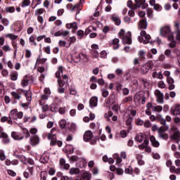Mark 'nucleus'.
I'll return each mask as SVG.
<instances>
[{"label":"nucleus","mask_w":180,"mask_h":180,"mask_svg":"<svg viewBox=\"0 0 180 180\" xmlns=\"http://www.w3.org/2000/svg\"><path fill=\"white\" fill-rule=\"evenodd\" d=\"M146 13H147L148 18H149L150 19H153L154 18V13L153 9L148 8L146 9Z\"/></svg>","instance_id":"nucleus-33"},{"label":"nucleus","mask_w":180,"mask_h":180,"mask_svg":"<svg viewBox=\"0 0 180 180\" xmlns=\"http://www.w3.org/2000/svg\"><path fill=\"white\" fill-rule=\"evenodd\" d=\"M139 29H147V20H141L138 24Z\"/></svg>","instance_id":"nucleus-24"},{"label":"nucleus","mask_w":180,"mask_h":180,"mask_svg":"<svg viewBox=\"0 0 180 180\" xmlns=\"http://www.w3.org/2000/svg\"><path fill=\"white\" fill-rule=\"evenodd\" d=\"M6 11L9 12L10 13H13V12H15V7H13V6L6 7Z\"/></svg>","instance_id":"nucleus-59"},{"label":"nucleus","mask_w":180,"mask_h":180,"mask_svg":"<svg viewBox=\"0 0 180 180\" xmlns=\"http://www.w3.org/2000/svg\"><path fill=\"white\" fill-rule=\"evenodd\" d=\"M61 74H63V66H59L57 72H56V78H61Z\"/></svg>","instance_id":"nucleus-35"},{"label":"nucleus","mask_w":180,"mask_h":180,"mask_svg":"<svg viewBox=\"0 0 180 180\" xmlns=\"http://www.w3.org/2000/svg\"><path fill=\"white\" fill-rule=\"evenodd\" d=\"M119 36L122 40L123 44H131V32H124V30H121L119 32Z\"/></svg>","instance_id":"nucleus-2"},{"label":"nucleus","mask_w":180,"mask_h":180,"mask_svg":"<svg viewBox=\"0 0 180 180\" xmlns=\"http://www.w3.org/2000/svg\"><path fill=\"white\" fill-rule=\"evenodd\" d=\"M1 138L3 139L2 143H4V144H9V143H11V140H9L8 134L4 132L2 127H0V139Z\"/></svg>","instance_id":"nucleus-13"},{"label":"nucleus","mask_w":180,"mask_h":180,"mask_svg":"<svg viewBox=\"0 0 180 180\" xmlns=\"http://www.w3.org/2000/svg\"><path fill=\"white\" fill-rule=\"evenodd\" d=\"M172 115L174 116H178L180 115V105H176L174 107L172 108Z\"/></svg>","instance_id":"nucleus-17"},{"label":"nucleus","mask_w":180,"mask_h":180,"mask_svg":"<svg viewBox=\"0 0 180 180\" xmlns=\"http://www.w3.org/2000/svg\"><path fill=\"white\" fill-rule=\"evenodd\" d=\"M111 19H112V22H115V25H117V26H120V23H122L120 18H119V17L117 15H113L111 17Z\"/></svg>","instance_id":"nucleus-27"},{"label":"nucleus","mask_w":180,"mask_h":180,"mask_svg":"<svg viewBox=\"0 0 180 180\" xmlns=\"http://www.w3.org/2000/svg\"><path fill=\"white\" fill-rule=\"evenodd\" d=\"M83 139H84V141L89 142L92 146H95V144H96V141L98 140V139L94 137V134L90 130L86 131L84 133Z\"/></svg>","instance_id":"nucleus-3"},{"label":"nucleus","mask_w":180,"mask_h":180,"mask_svg":"<svg viewBox=\"0 0 180 180\" xmlns=\"http://www.w3.org/2000/svg\"><path fill=\"white\" fill-rule=\"evenodd\" d=\"M30 143L32 146H36L40 143V139L37 136H34L30 139Z\"/></svg>","instance_id":"nucleus-20"},{"label":"nucleus","mask_w":180,"mask_h":180,"mask_svg":"<svg viewBox=\"0 0 180 180\" xmlns=\"http://www.w3.org/2000/svg\"><path fill=\"white\" fill-rule=\"evenodd\" d=\"M6 37H8L11 40H16V39H18V36L13 34H7Z\"/></svg>","instance_id":"nucleus-50"},{"label":"nucleus","mask_w":180,"mask_h":180,"mask_svg":"<svg viewBox=\"0 0 180 180\" xmlns=\"http://www.w3.org/2000/svg\"><path fill=\"white\" fill-rule=\"evenodd\" d=\"M167 82L169 85V87H168L169 91H172V89H175V84H174L175 82V80H174V78L171 77L167 78Z\"/></svg>","instance_id":"nucleus-15"},{"label":"nucleus","mask_w":180,"mask_h":180,"mask_svg":"<svg viewBox=\"0 0 180 180\" xmlns=\"http://www.w3.org/2000/svg\"><path fill=\"white\" fill-rule=\"evenodd\" d=\"M150 68H151V64H150V63H146L143 64L141 67V73H142L143 75L147 74V72L150 71Z\"/></svg>","instance_id":"nucleus-14"},{"label":"nucleus","mask_w":180,"mask_h":180,"mask_svg":"<svg viewBox=\"0 0 180 180\" xmlns=\"http://www.w3.org/2000/svg\"><path fill=\"white\" fill-rule=\"evenodd\" d=\"M153 112H162V106H161V105H155L154 107H153Z\"/></svg>","instance_id":"nucleus-48"},{"label":"nucleus","mask_w":180,"mask_h":180,"mask_svg":"<svg viewBox=\"0 0 180 180\" xmlns=\"http://www.w3.org/2000/svg\"><path fill=\"white\" fill-rule=\"evenodd\" d=\"M150 119L152 122H155V120L157 122H159L160 124H167V121L165 120V119H164V117H162V115L161 114H158L156 117L155 115H150Z\"/></svg>","instance_id":"nucleus-10"},{"label":"nucleus","mask_w":180,"mask_h":180,"mask_svg":"<svg viewBox=\"0 0 180 180\" xmlns=\"http://www.w3.org/2000/svg\"><path fill=\"white\" fill-rule=\"evenodd\" d=\"M138 56L140 58V60H144L146 58V51L143 50L139 51Z\"/></svg>","instance_id":"nucleus-39"},{"label":"nucleus","mask_w":180,"mask_h":180,"mask_svg":"<svg viewBox=\"0 0 180 180\" xmlns=\"http://www.w3.org/2000/svg\"><path fill=\"white\" fill-rule=\"evenodd\" d=\"M24 95H25L27 102H32V91H24Z\"/></svg>","instance_id":"nucleus-29"},{"label":"nucleus","mask_w":180,"mask_h":180,"mask_svg":"<svg viewBox=\"0 0 180 180\" xmlns=\"http://www.w3.org/2000/svg\"><path fill=\"white\" fill-rule=\"evenodd\" d=\"M59 124H60V129H64L67 124V121H65V120H61L59 122Z\"/></svg>","instance_id":"nucleus-53"},{"label":"nucleus","mask_w":180,"mask_h":180,"mask_svg":"<svg viewBox=\"0 0 180 180\" xmlns=\"http://www.w3.org/2000/svg\"><path fill=\"white\" fill-rule=\"evenodd\" d=\"M141 81L143 84V85L147 88L148 89V88H150V81H148V79H145V78H142L141 79Z\"/></svg>","instance_id":"nucleus-32"},{"label":"nucleus","mask_w":180,"mask_h":180,"mask_svg":"<svg viewBox=\"0 0 180 180\" xmlns=\"http://www.w3.org/2000/svg\"><path fill=\"white\" fill-rule=\"evenodd\" d=\"M172 140H174L176 143H179L180 140V132L179 131H175L172 136Z\"/></svg>","instance_id":"nucleus-26"},{"label":"nucleus","mask_w":180,"mask_h":180,"mask_svg":"<svg viewBox=\"0 0 180 180\" xmlns=\"http://www.w3.org/2000/svg\"><path fill=\"white\" fill-rule=\"evenodd\" d=\"M136 8H140L143 4H146V0H135Z\"/></svg>","instance_id":"nucleus-43"},{"label":"nucleus","mask_w":180,"mask_h":180,"mask_svg":"<svg viewBox=\"0 0 180 180\" xmlns=\"http://www.w3.org/2000/svg\"><path fill=\"white\" fill-rule=\"evenodd\" d=\"M70 95H77V90H75V87H71L70 89Z\"/></svg>","instance_id":"nucleus-64"},{"label":"nucleus","mask_w":180,"mask_h":180,"mask_svg":"<svg viewBox=\"0 0 180 180\" xmlns=\"http://www.w3.org/2000/svg\"><path fill=\"white\" fill-rule=\"evenodd\" d=\"M69 40H70L69 46H71V44H72V43H76L77 38L74 36L70 37H69Z\"/></svg>","instance_id":"nucleus-58"},{"label":"nucleus","mask_w":180,"mask_h":180,"mask_svg":"<svg viewBox=\"0 0 180 180\" xmlns=\"http://www.w3.org/2000/svg\"><path fill=\"white\" fill-rule=\"evenodd\" d=\"M49 70V67H46V68L43 66H39L37 68V71L38 72H40V74H43L44 71H48Z\"/></svg>","instance_id":"nucleus-42"},{"label":"nucleus","mask_w":180,"mask_h":180,"mask_svg":"<svg viewBox=\"0 0 180 180\" xmlns=\"http://www.w3.org/2000/svg\"><path fill=\"white\" fill-rule=\"evenodd\" d=\"M150 140L153 147H160V142H158V141H156L154 136H151Z\"/></svg>","instance_id":"nucleus-25"},{"label":"nucleus","mask_w":180,"mask_h":180,"mask_svg":"<svg viewBox=\"0 0 180 180\" xmlns=\"http://www.w3.org/2000/svg\"><path fill=\"white\" fill-rule=\"evenodd\" d=\"M167 40L169 41H171L170 44H168L169 46L171 47V49H174L176 46V41H175V38L174 37V34H171L167 37Z\"/></svg>","instance_id":"nucleus-16"},{"label":"nucleus","mask_w":180,"mask_h":180,"mask_svg":"<svg viewBox=\"0 0 180 180\" xmlns=\"http://www.w3.org/2000/svg\"><path fill=\"white\" fill-rule=\"evenodd\" d=\"M11 137H13L14 140H23V135L15 131L11 133Z\"/></svg>","instance_id":"nucleus-19"},{"label":"nucleus","mask_w":180,"mask_h":180,"mask_svg":"<svg viewBox=\"0 0 180 180\" xmlns=\"http://www.w3.org/2000/svg\"><path fill=\"white\" fill-rule=\"evenodd\" d=\"M99 50V46L97 44H92L91 45V54L94 58H99V52L98 51Z\"/></svg>","instance_id":"nucleus-12"},{"label":"nucleus","mask_w":180,"mask_h":180,"mask_svg":"<svg viewBox=\"0 0 180 180\" xmlns=\"http://www.w3.org/2000/svg\"><path fill=\"white\" fill-rule=\"evenodd\" d=\"M1 23H2V25H4V26H9V23H10V22H9V20H8L7 18H2L1 19Z\"/></svg>","instance_id":"nucleus-54"},{"label":"nucleus","mask_w":180,"mask_h":180,"mask_svg":"<svg viewBox=\"0 0 180 180\" xmlns=\"http://www.w3.org/2000/svg\"><path fill=\"white\" fill-rule=\"evenodd\" d=\"M134 101L136 103H139L140 101H141V104L144 105V103H146V96H144V91L136 93L134 96Z\"/></svg>","instance_id":"nucleus-8"},{"label":"nucleus","mask_w":180,"mask_h":180,"mask_svg":"<svg viewBox=\"0 0 180 180\" xmlns=\"http://www.w3.org/2000/svg\"><path fill=\"white\" fill-rule=\"evenodd\" d=\"M11 95L13 96V98H14V99H17V101H20L21 98L20 95H19V94H18L16 91H12Z\"/></svg>","instance_id":"nucleus-40"},{"label":"nucleus","mask_w":180,"mask_h":180,"mask_svg":"<svg viewBox=\"0 0 180 180\" xmlns=\"http://www.w3.org/2000/svg\"><path fill=\"white\" fill-rule=\"evenodd\" d=\"M169 129V127L167 124H162L159 129H158V137L162 140H168V134L165 133L167 130Z\"/></svg>","instance_id":"nucleus-4"},{"label":"nucleus","mask_w":180,"mask_h":180,"mask_svg":"<svg viewBox=\"0 0 180 180\" xmlns=\"http://www.w3.org/2000/svg\"><path fill=\"white\" fill-rule=\"evenodd\" d=\"M56 129L53 128L51 130V132L48 134V140H51V146H58V147H61L63 146V141H57V136L56 134H53L54 131H56Z\"/></svg>","instance_id":"nucleus-1"},{"label":"nucleus","mask_w":180,"mask_h":180,"mask_svg":"<svg viewBox=\"0 0 180 180\" xmlns=\"http://www.w3.org/2000/svg\"><path fill=\"white\" fill-rule=\"evenodd\" d=\"M40 162L42 164H46V162H49V157L47 156H41L39 159Z\"/></svg>","instance_id":"nucleus-46"},{"label":"nucleus","mask_w":180,"mask_h":180,"mask_svg":"<svg viewBox=\"0 0 180 180\" xmlns=\"http://www.w3.org/2000/svg\"><path fill=\"white\" fill-rule=\"evenodd\" d=\"M40 176H41V180H46L48 176L47 172H41Z\"/></svg>","instance_id":"nucleus-51"},{"label":"nucleus","mask_w":180,"mask_h":180,"mask_svg":"<svg viewBox=\"0 0 180 180\" xmlns=\"http://www.w3.org/2000/svg\"><path fill=\"white\" fill-rule=\"evenodd\" d=\"M30 43H32L31 45L33 46H37V43H36V41H34V37H30Z\"/></svg>","instance_id":"nucleus-61"},{"label":"nucleus","mask_w":180,"mask_h":180,"mask_svg":"<svg viewBox=\"0 0 180 180\" xmlns=\"http://www.w3.org/2000/svg\"><path fill=\"white\" fill-rule=\"evenodd\" d=\"M114 158L116 159L117 164H120V162H122V158H119L117 154L114 155Z\"/></svg>","instance_id":"nucleus-62"},{"label":"nucleus","mask_w":180,"mask_h":180,"mask_svg":"<svg viewBox=\"0 0 180 180\" xmlns=\"http://www.w3.org/2000/svg\"><path fill=\"white\" fill-rule=\"evenodd\" d=\"M22 117H23V112H18L17 109L11 110L9 113V119L18 120V119H22Z\"/></svg>","instance_id":"nucleus-6"},{"label":"nucleus","mask_w":180,"mask_h":180,"mask_svg":"<svg viewBox=\"0 0 180 180\" xmlns=\"http://www.w3.org/2000/svg\"><path fill=\"white\" fill-rule=\"evenodd\" d=\"M140 34L142 36V37H138L139 41H140V43H143V44H148V43H150V40L151 39V36H150V34H147V32H146L144 30H142Z\"/></svg>","instance_id":"nucleus-5"},{"label":"nucleus","mask_w":180,"mask_h":180,"mask_svg":"<svg viewBox=\"0 0 180 180\" xmlns=\"http://www.w3.org/2000/svg\"><path fill=\"white\" fill-rule=\"evenodd\" d=\"M100 56L101 58H106V57H108V52H106V51H102L100 53Z\"/></svg>","instance_id":"nucleus-60"},{"label":"nucleus","mask_w":180,"mask_h":180,"mask_svg":"<svg viewBox=\"0 0 180 180\" xmlns=\"http://www.w3.org/2000/svg\"><path fill=\"white\" fill-rule=\"evenodd\" d=\"M86 58V55L84 53H79L77 56L75 57V59H73L74 63H79L81 60H84Z\"/></svg>","instance_id":"nucleus-21"},{"label":"nucleus","mask_w":180,"mask_h":180,"mask_svg":"<svg viewBox=\"0 0 180 180\" xmlns=\"http://www.w3.org/2000/svg\"><path fill=\"white\" fill-rule=\"evenodd\" d=\"M160 34L163 37H165L166 36H171V34H174L169 25H165L160 29Z\"/></svg>","instance_id":"nucleus-7"},{"label":"nucleus","mask_w":180,"mask_h":180,"mask_svg":"<svg viewBox=\"0 0 180 180\" xmlns=\"http://www.w3.org/2000/svg\"><path fill=\"white\" fill-rule=\"evenodd\" d=\"M131 101H133V97L131 96H129L122 100V103H127V102H131Z\"/></svg>","instance_id":"nucleus-47"},{"label":"nucleus","mask_w":180,"mask_h":180,"mask_svg":"<svg viewBox=\"0 0 180 180\" xmlns=\"http://www.w3.org/2000/svg\"><path fill=\"white\" fill-rule=\"evenodd\" d=\"M46 12V10L44 8H38L35 11V16H39V15H43Z\"/></svg>","instance_id":"nucleus-41"},{"label":"nucleus","mask_w":180,"mask_h":180,"mask_svg":"<svg viewBox=\"0 0 180 180\" xmlns=\"http://www.w3.org/2000/svg\"><path fill=\"white\" fill-rule=\"evenodd\" d=\"M0 160L1 161H5L6 160V155H5V153L2 150H0Z\"/></svg>","instance_id":"nucleus-52"},{"label":"nucleus","mask_w":180,"mask_h":180,"mask_svg":"<svg viewBox=\"0 0 180 180\" xmlns=\"http://www.w3.org/2000/svg\"><path fill=\"white\" fill-rule=\"evenodd\" d=\"M147 146H148V140L144 139L143 143L138 146V148H139V150H144Z\"/></svg>","instance_id":"nucleus-31"},{"label":"nucleus","mask_w":180,"mask_h":180,"mask_svg":"<svg viewBox=\"0 0 180 180\" xmlns=\"http://www.w3.org/2000/svg\"><path fill=\"white\" fill-rule=\"evenodd\" d=\"M67 29H74L75 30H77L78 29V25L76 22L69 23L66 25Z\"/></svg>","instance_id":"nucleus-28"},{"label":"nucleus","mask_w":180,"mask_h":180,"mask_svg":"<svg viewBox=\"0 0 180 180\" xmlns=\"http://www.w3.org/2000/svg\"><path fill=\"white\" fill-rule=\"evenodd\" d=\"M77 35L78 36L79 39H82L84 37V31H82V30H79L77 32Z\"/></svg>","instance_id":"nucleus-56"},{"label":"nucleus","mask_w":180,"mask_h":180,"mask_svg":"<svg viewBox=\"0 0 180 180\" xmlns=\"http://www.w3.org/2000/svg\"><path fill=\"white\" fill-rule=\"evenodd\" d=\"M146 135L143 133H139L135 136V141L138 143H141L144 140Z\"/></svg>","instance_id":"nucleus-22"},{"label":"nucleus","mask_w":180,"mask_h":180,"mask_svg":"<svg viewBox=\"0 0 180 180\" xmlns=\"http://www.w3.org/2000/svg\"><path fill=\"white\" fill-rule=\"evenodd\" d=\"M89 105L91 108H96V106H98V97H91L89 101Z\"/></svg>","instance_id":"nucleus-18"},{"label":"nucleus","mask_w":180,"mask_h":180,"mask_svg":"<svg viewBox=\"0 0 180 180\" xmlns=\"http://www.w3.org/2000/svg\"><path fill=\"white\" fill-rule=\"evenodd\" d=\"M29 81H30V77H29V76L24 77L22 80L21 81L22 86L23 88H25V86H27V85H29Z\"/></svg>","instance_id":"nucleus-23"},{"label":"nucleus","mask_w":180,"mask_h":180,"mask_svg":"<svg viewBox=\"0 0 180 180\" xmlns=\"http://www.w3.org/2000/svg\"><path fill=\"white\" fill-rule=\"evenodd\" d=\"M30 5V0H23L22 1V8H26V6H29Z\"/></svg>","instance_id":"nucleus-49"},{"label":"nucleus","mask_w":180,"mask_h":180,"mask_svg":"<svg viewBox=\"0 0 180 180\" xmlns=\"http://www.w3.org/2000/svg\"><path fill=\"white\" fill-rule=\"evenodd\" d=\"M82 180H91V174L89 172H84L82 174L81 176Z\"/></svg>","instance_id":"nucleus-30"},{"label":"nucleus","mask_w":180,"mask_h":180,"mask_svg":"<svg viewBox=\"0 0 180 180\" xmlns=\"http://www.w3.org/2000/svg\"><path fill=\"white\" fill-rule=\"evenodd\" d=\"M47 61V58H41L40 59V57H39L37 59V62L35 63V65H37V63L39 64H44V63H46Z\"/></svg>","instance_id":"nucleus-44"},{"label":"nucleus","mask_w":180,"mask_h":180,"mask_svg":"<svg viewBox=\"0 0 180 180\" xmlns=\"http://www.w3.org/2000/svg\"><path fill=\"white\" fill-rule=\"evenodd\" d=\"M62 36L63 37H68V36H70V31L62 30Z\"/></svg>","instance_id":"nucleus-63"},{"label":"nucleus","mask_w":180,"mask_h":180,"mask_svg":"<svg viewBox=\"0 0 180 180\" xmlns=\"http://www.w3.org/2000/svg\"><path fill=\"white\" fill-rule=\"evenodd\" d=\"M133 122V117H131L130 115L127 117V121H126V124L127 126H130L131 124V122Z\"/></svg>","instance_id":"nucleus-57"},{"label":"nucleus","mask_w":180,"mask_h":180,"mask_svg":"<svg viewBox=\"0 0 180 180\" xmlns=\"http://www.w3.org/2000/svg\"><path fill=\"white\" fill-rule=\"evenodd\" d=\"M101 92L103 98H108V96H109V91H108V90L103 89H101Z\"/></svg>","instance_id":"nucleus-55"},{"label":"nucleus","mask_w":180,"mask_h":180,"mask_svg":"<svg viewBox=\"0 0 180 180\" xmlns=\"http://www.w3.org/2000/svg\"><path fill=\"white\" fill-rule=\"evenodd\" d=\"M18 74L17 72L11 73L10 78L11 81H16L18 79Z\"/></svg>","instance_id":"nucleus-36"},{"label":"nucleus","mask_w":180,"mask_h":180,"mask_svg":"<svg viewBox=\"0 0 180 180\" xmlns=\"http://www.w3.org/2000/svg\"><path fill=\"white\" fill-rule=\"evenodd\" d=\"M112 43H113V49L114 50H117V49H119V39L116 38V39H114L112 40Z\"/></svg>","instance_id":"nucleus-38"},{"label":"nucleus","mask_w":180,"mask_h":180,"mask_svg":"<svg viewBox=\"0 0 180 180\" xmlns=\"http://www.w3.org/2000/svg\"><path fill=\"white\" fill-rule=\"evenodd\" d=\"M174 34H176L175 39L177 43L180 44V30H175Z\"/></svg>","instance_id":"nucleus-45"},{"label":"nucleus","mask_w":180,"mask_h":180,"mask_svg":"<svg viewBox=\"0 0 180 180\" xmlns=\"http://www.w3.org/2000/svg\"><path fill=\"white\" fill-rule=\"evenodd\" d=\"M179 54V50L178 49H174L173 52L171 49H166L165 51V56L169 57V58H174Z\"/></svg>","instance_id":"nucleus-11"},{"label":"nucleus","mask_w":180,"mask_h":180,"mask_svg":"<svg viewBox=\"0 0 180 180\" xmlns=\"http://www.w3.org/2000/svg\"><path fill=\"white\" fill-rule=\"evenodd\" d=\"M66 151L68 154H72L74 153V147L71 145H67Z\"/></svg>","instance_id":"nucleus-37"},{"label":"nucleus","mask_w":180,"mask_h":180,"mask_svg":"<svg viewBox=\"0 0 180 180\" xmlns=\"http://www.w3.org/2000/svg\"><path fill=\"white\" fill-rule=\"evenodd\" d=\"M154 95L156 98V102L160 105L164 103V94L161 91L156 89L154 91Z\"/></svg>","instance_id":"nucleus-9"},{"label":"nucleus","mask_w":180,"mask_h":180,"mask_svg":"<svg viewBox=\"0 0 180 180\" xmlns=\"http://www.w3.org/2000/svg\"><path fill=\"white\" fill-rule=\"evenodd\" d=\"M69 174H70V175H75L77 174H79V169L72 167L70 169Z\"/></svg>","instance_id":"nucleus-34"}]
</instances>
